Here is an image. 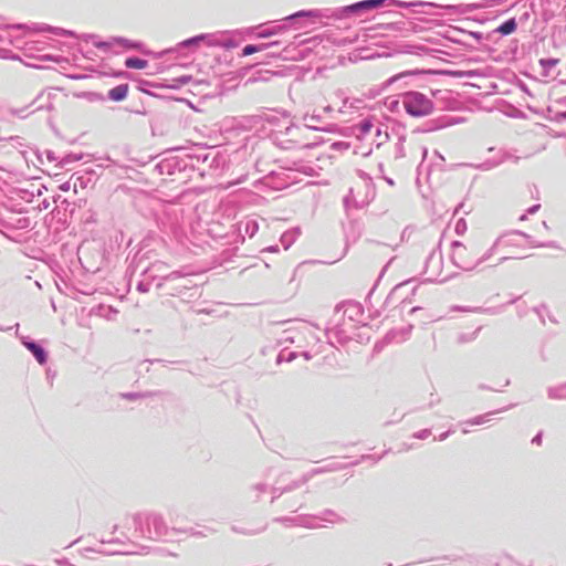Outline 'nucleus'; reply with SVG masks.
<instances>
[{"mask_svg": "<svg viewBox=\"0 0 566 566\" xmlns=\"http://www.w3.org/2000/svg\"><path fill=\"white\" fill-rule=\"evenodd\" d=\"M402 105L406 112L415 117L429 115L433 109L432 102L419 92H408L403 94Z\"/></svg>", "mask_w": 566, "mask_h": 566, "instance_id": "obj_1", "label": "nucleus"}, {"mask_svg": "<svg viewBox=\"0 0 566 566\" xmlns=\"http://www.w3.org/2000/svg\"><path fill=\"white\" fill-rule=\"evenodd\" d=\"M127 93H128V85L122 84V85H117V86L113 87L112 90H109L108 97L112 101L119 102V101H123L126 98Z\"/></svg>", "mask_w": 566, "mask_h": 566, "instance_id": "obj_2", "label": "nucleus"}, {"mask_svg": "<svg viewBox=\"0 0 566 566\" xmlns=\"http://www.w3.org/2000/svg\"><path fill=\"white\" fill-rule=\"evenodd\" d=\"M125 65L128 69L143 70L148 65V63L146 60L139 57H128L125 60Z\"/></svg>", "mask_w": 566, "mask_h": 566, "instance_id": "obj_3", "label": "nucleus"}, {"mask_svg": "<svg viewBox=\"0 0 566 566\" xmlns=\"http://www.w3.org/2000/svg\"><path fill=\"white\" fill-rule=\"evenodd\" d=\"M516 29V22L514 19H510L507 21H505L504 23H502L499 28H497V31L504 35H507V34H511L515 31Z\"/></svg>", "mask_w": 566, "mask_h": 566, "instance_id": "obj_4", "label": "nucleus"}, {"mask_svg": "<svg viewBox=\"0 0 566 566\" xmlns=\"http://www.w3.org/2000/svg\"><path fill=\"white\" fill-rule=\"evenodd\" d=\"M28 347L33 353V355L35 356L40 364H43L45 361V353L41 347L33 343L29 344Z\"/></svg>", "mask_w": 566, "mask_h": 566, "instance_id": "obj_5", "label": "nucleus"}, {"mask_svg": "<svg viewBox=\"0 0 566 566\" xmlns=\"http://www.w3.org/2000/svg\"><path fill=\"white\" fill-rule=\"evenodd\" d=\"M382 3V0H367L359 2L355 6V8H364V9H373L377 8Z\"/></svg>", "mask_w": 566, "mask_h": 566, "instance_id": "obj_6", "label": "nucleus"}, {"mask_svg": "<svg viewBox=\"0 0 566 566\" xmlns=\"http://www.w3.org/2000/svg\"><path fill=\"white\" fill-rule=\"evenodd\" d=\"M260 51V48L256 46V45H253V44H248L243 48L242 50V54L245 56V55H251L253 53H256Z\"/></svg>", "mask_w": 566, "mask_h": 566, "instance_id": "obj_7", "label": "nucleus"}, {"mask_svg": "<svg viewBox=\"0 0 566 566\" xmlns=\"http://www.w3.org/2000/svg\"><path fill=\"white\" fill-rule=\"evenodd\" d=\"M203 38H205L203 35H198V36L185 40L182 42V45L188 46V45H191V44H197L198 42L202 41Z\"/></svg>", "mask_w": 566, "mask_h": 566, "instance_id": "obj_8", "label": "nucleus"}, {"mask_svg": "<svg viewBox=\"0 0 566 566\" xmlns=\"http://www.w3.org/2000/svg\"><path fill=\"white\" fill-rule=\"evenodd\" d=\"M370 127H371V124H369V123H365V124L363 125V129H364L365 132H369Z\"/></svg>", "mask_w": 566, "mask_h": 566, "instance_id": "obj_9", "label": "nucleus"}]
</instances>
